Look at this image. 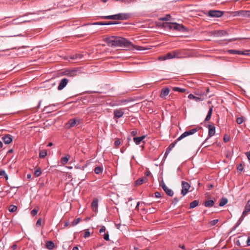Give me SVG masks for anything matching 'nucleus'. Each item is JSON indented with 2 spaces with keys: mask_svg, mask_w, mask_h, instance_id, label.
Masks as SVG:
<instances>
[{
  "mask_svg": "<svg viewBox=\"0 0 250 250\" xmlns=\"http://www.w3.org/2000/svg\"><path fill=\"white\" fill-rule=\"evenodd\" d=\"M127 48L128 49L135 48L136 50H139V51L145 50L146 49V48H145L144 47L140 46H137V45H135L133 44L132 46L130 47V48Z\"/></svg>",
  "mask_w": 250,
  "mask_h": 250,
  "instance_id": "nucleus-24",
  "label": "nucleus"
},
{
  "mask_svg": "<svg viewBox=\"0 0 250 250\" xmlns=\"http://www.w3.org/2000/svg\"><path fill=\"white\" fill-rule=\"evenodd\" d=\"M42 225V219L41 218H39L38 219L37 222H36V226H41Z\"/></svg>",
  "mask_w": 250,
  "mask_h": 250,
  "instance_id": "nucleus-54",
  "label": "nucleus"
},
{
  "mask_svg": "<svg viewBox=\"0 0 250 250\" xmlns=\"http://www.w3.org/2000/svg\"><path fill=\"white\" fill-rule=\"evenodd\" d=\"M216 36H223L228 35L227 32L223 30L216 31Z\"/></svg>",
  "mask_w": 250,
  "mask_h": 250,
  "instance_id": "nucleus-23",
  "label": "nucleus"
},
{
  "mask_svg": "<svg viewBox=\"0 0 250 250\" xmlns=\"http://www.w3.org/2000/svg\"><path fill=\"white\" fill-rule=\"evenodd\" d=\"M103 237L105 240H106V241L109 240V234H108V232L104 233V234L103 235Z\"/></svg>",
  "mask_w": 250,
  "mask_h": 250,
  "instance_id": "nucleus-48",
  "label": "nucleus"
},
{
  "mask_svg": "<svg viewBox=\"0 0 250 250\" xmlns=\"http://www.w3.org/2000/svg\"><path fill=\"white\" fill-rule=\"evenodd\" d=\"M215 133V127L214 125H208V137H211Z\"/></svg>",
  "mask_w": 250,
  "mask_h": 250,
  "instance_id": "nucleus-13",
  "label": "nucleus"
},
{
  "mask_svg": "<svg viewBox=\"0 0 250 250\" xmlns=\"http://www.w3.org/2000/svg\"><path fill=\"white\" fill-rule=\"evenodd\" d=\"M160 186L162 188L164 189H165V188L167 187L166 185H165V184L164 183V181H162L160 183Z\"/></svg>",
  "mask_w": 250,
  "mask_h": 250,
  "instance_id": "nucleus-52",
  "label": "nucleus"
},
{
  "mask_svg": "<svg viewBox=\"0 0 250 250\" xmlns=\"http://www.w3.org/2000/svg\"><path fill=\"white\" fill-rule=\"evenodd\" d=\"M244 120L243 117H238L236 119V122L238 124H241L243 123Z\"/></svg>",
  "mask_w": 250,
  "mask_h": 250,
  "instance_id": "nucleus-40",
  "label": "nucleus"
},
{
  "mask_svg": "<svg viewBox=\"0 0 250 250\" xmlns=\"http://www.w3.org/2000/svg\"><path fill=\"white\" fill-rule=\"evenodd\" d=\"M129 101L128 100H122L119 101V103L118 104V105H122V104H125L126 103H128Z\"/></svg>",
  "mask_w": 250,
  "mask_h": 250,
  "instance_id": "nucleus-37",
  "label": "nucleus"
},
{
  "mask_svg": "<svg viewBox=\"0 0 250 250\" xmlns=\"http://www.w3.org/2000/svg\"><path fill=\"white\" fill-rule=\"evenodd\" d=\"M173 90L175 91H178L179 92L183 93L186 91V89L180 88L178 87H174L173 88Z\"/></svg>",
  "mask_w": 250,
  "mask_h": 250,
  "instance_id": "nucleus-29",
  "label": "nucleus"
},
{
  "mask_svg": "<svg viewBox=\"0 0 250 250\" xmlns=\"http://www.w3.org/2000/svg\"><path fill=\"white\" fill-rule=\"evenodd\" d=\"M83 55L82 54H75L71 55L70 58L72 60H79L83 58Z\"/></svg>",
  "mask_w": 250,
  "mask_h": 250,
  "instance_id": "nucleus-19",
  "label": "nucleus"
},
{
  "mask_svg": "<svg viewBox=\"0 0 250 250\" xmlns=\"http://www.w3.org/2000/svg\"><path fill=\"white\" fill-rule=\"evenodd\" d=\"M37 212H38V210H36V209H34L31 211V214L33 216H34L37 213Z\"/></svg>",
  "mask_w": 250,
  "mask_h": 250,
  "instance_id": "nucleus-56",
  "label": "nucleus"
},
{
  "mask_svg": "<svg viewBox=\"0 0 250 250\" xmlns=\"http://www.w3.org/2000/svg\"><path fill=\"white\" fill-rule=\"evenodd\" d=\"M243 169V166L242 164H239L237 167V170L238 171L241 172Z\"/></svg>",
  "mask_w": 250,
  "mask_h": 250,
  "instance_id": "nucleus-41",
  "label": "nucleus"
},
{
  "mask_svg": "<svg viewBox=\"0 0 250 250\" xmlns=\"http://www.w3.org/2000/svg\"><path fill=\"white\" fill-rule=\"evenodd\" d=\"M250 51L249 50H246L244 51H239L237 50H229L228 52L232 54H239V55H249L250 53H249Z\"/></svg>",
  "mask_w": 250,
  "mask_h": 250,
  "instance_id": "nucleus-7",
  "label": "nucleus"
},
{
  "mask_svg": "<svg viewBox=\"0 0 250 250\" xmlns=\"http://www.w3.org/2000/svg\"><path fill=\"white\" fill-rule=\"evenodd\" d=\"M201 128V127H197L192 129H190L189 130L184 132L177 139H176L173 143L169 145L168 147L167 148L166 150H167V152H170L171 150L174 147V146L178 141L181 140L182 139H183V138H185L188 136L191 135L195 133Z\"/></svg>",
  "mask_w": 250,
  "mask_h": 250,
  "instance_id": "nucleus-2",
  "label": "nucleus"
},
{
  "mask_svg": "<svg viewBox=\"0 0 250 250\" xmlns=\"http://www.w3.org/2000/svg\"><path fill=\"white\" fill-rule=\"evenodd\" d=\"M68 83V80L66 78L62 79L60 82L58 87V89L59 90H61L64 88Z\"/></svg>",
  "mask_w": 250,
  "mask_h": 250,
  "instance_id": "nucleus-9",
  "label": "nucleus"
},
{
  "mask_svg": "<svg viewBox=\"0 0 250 250\" xmlns=\"http://www.w3.org/2000/svg\"><path fill=\"white\" fill-rule=\"evenodd\" d=\"M104 40L109 46H119L130 48L133 45V44L131 42L125 38L120 37L111 36L106 37L104 39Z\"/></svg>",
  "mask_w": 250,
  "mask_h": 250,
  "instance_id": "nucleus-1",
  "label": "nucleus"
},
{
  "mask_svg": "<svg viewBox=\"0 0 250 250\" xmlns=\"http://www.w3.org/2000/svg\"><path fill=\"white\" fill-rule=\"evenodd\" d=\"M190 187V186L188 182H185V181H182V189L181 190V194L183 196H185L188 192Z\"/></svg>",
  "mask_w": 250,
  "mask_h": 250,
  "instance_id": "nucleus-5",
  "label": "nucleus"
},
{
  "mask_svg": "<svg viewBox=\"0 0 250 250\" xmlns=\"http://www.w3.org/2000/svg\"><path fill=\"white\" fill-rule=\"evenodd\" d=\"M164 26L165 28L178 31H183L185 30V27L183 25L176 23L167 22Z\"/></svg>",
  "mask_w": 250,
  "mask_h": 250,
  "instance_id": "nucleus-3",
  "label": "nucleus"
},
{
  "mask_svg": "<svg viewBox=\"0 0 250 250\" xmlns=\"http://www.w3.org/2000/svg\"><path fill=\"white\" fill-rule=\"evenodd\" d=\"M17 209V207L14 205H10L9 207V211L11 212H15Z\"/></svg>",
  "mask_w": 250,
  "mask_h": 250,
  "instance_id": "nucleus-33",
  "label": "nucleus"
},
{
  "mask_svg": "<svg viewBox=\"0 0 250 250\" xmlns=\"http://www.w3.org/2000/svg\"><path fill=\"white\" fill-rule=\"evenodd\" d=\"M98 200H94L91 203V208L93 211H96L98 208Z\"/></svg>",
  "mask_w": 250,
  "mask_h": 250,
  "instance_id": "nucleus-18",
  "label": "nucleus"
},
{
  "mask_svg": "<svg viewBox=\"0 0 250 250\" xmlns=\"http://www.w3.org/2000/svg\"><path fill=\"white\" fill-rule=\"evenodd\" d=\"M210 118L211 116L208 114H207L206 118H205V121L207 122L209 121L210 119Z\"/></svg>",
  "mask_w": 250,
  "mask_h": 250,
  "instance_id": "nucleus-60",
  "label": "nucleus"
},
{
  "mask_svg": "<svg viewBox=\"0 0 250 250\" xmlns=\"http://www.w3.org/2000/svg\"><path fill=\"white\" fill-rule=\"evenodd\" d=\"M199 201L194 200L190 204V208H193L197 207L199 204Z\"/></svg>",
  "mask_w": 250,
  "mask_h": 250,
  "instance_id": "nucleus-27",
  "label": "nucleus"
},
{
  "mask_svg": "<svg viewBox=\"0 0 250 250\" xmlns=\"http://www.w3.org/2000/svg\"><path fill=\"white\" fill-rule=\"evenodd\" d=\"M204 98L203 97V96L202 97L201 95H200V96H195V98H194V100L196 101V102H200V101H203L204 100Z\"/></svg>",
  "mask_w": 250,
  "mask_h": 250,
  "instance_id": "nucleus-34",
  "label": "nucleus"
},
{
  "mask_svg": "<svg viewBox=\"0 0 250 250\" xmlns=\"http://www.w3.org/2000/svg\"><path fill=\"white\" fill-rule=\"evenodd\" d=\"M81 219L80 218H78L75 219L72 222V225L73 226H75L76 225H77L80 221Z\"/></svg>",
  "mask_w": 250,
  "mask_h": 250,
  "instance_id": "nucleus-35",
  "label": "nucleus"
},
{
  "mask_svg": "<svg viewBox=\"0 0 250 250\" xmlns=\"http://www.w3.org/2000/svg\"><path fill=\"white\" fill-rule=\"evenodd\" d=\"M229 140V136H225L224 137V141L226 143V142H228Z\"/></svg>",
  "mask_w": 250,
  "mask_h": 250,
  "instance_id": "nucleus-58",
  "label": "nucleus"
},
{
  "mask_svg": "<svg viewBox=\"0 0 250 250\" xmlns=\"http://www.w3.org/2000/svg\"><path fill=\"white\" fill-rule=\"evenodd\" d=\"M90 24L104 25V22H94L92 23H87V24H84V25H90Z\"/></svg>",
  "mask_w": 250,
  "mask_h": 250,
  "instance_id": "nucleus-39",
  "label": "nucleus"
},
{
  "mask_svg": "<svg viewBox=\"0 0 250 250\" xmlns=\"http://www.w3.org/2000/svg\"><path fill=\"white\" fill-rule=\"evenodd\" d=\"M228 203V199L226 198H222L220 201L219 206L223 207Z\"/></svg>",
  "mask_w": 250,
  "mask_h": 250,
  "instance_id": "nucleus-25",
  "label": "nucleus"
},
{
  "mask_svg": "<svg viewBox=\"0 0 250 250\" xmlns=\"http://www.w3.org/2000/svg\"><path fill=\"white\" fill-rule=\"evenodd\" d=\"M212 109H213V106H210L209 110L208 113V114L210 115L211 116V114L212 113Z\"/></svg>",
  "mask_w": 250,
  "mask_h": 250,
  "instance_id": "nucleus-55",
  "label": "nucleus"
},
{
  "mask_svg": "<svg viewBox=\"0 0 250 250\" xmlns=\"http://www.w3.org/2000/svg\"><path fill=\"white\" fill-rule=\"evenodd\" d=\"M121 144V141H120V140L118 139V140H116L115 142H114V145L115 146L117 147L118 146L120 145Z\"/></svg>",
  "mask_w": 250,
  "mask_h": 250,
  "instance_id": "nucleus-51",
  "label": "nucleus"
},
{
  "mask_svg": "<svg viewBox=\"0 0 250 250\" xmlns=\"http://www.w3.org/2000/svg\"><path fill=\"white\" fill-rule=\"evenodd\" d=\"M188 99H194V98H195V96H194L193 94H190L188 95Z\"/></svg>",
  "mask_w": 250,
  "mask_h": 250,
  "instance_id": "nucleus-61",
  "label": "nucleus"
},
{
  "mask_svg": "<svg viewBox=\"0 0 250 250\" xmlns=\"http://www.w3.org/2000/svg\"><path fill=\"white\" fill-rule=\"evenodd\" d=\"M166 193L169 196H172L173 195V191L172 189L169 188L167 187L163 189Z\"/></svg>",
  "mask_w": 250,
  "mask_h": 250,
  "instance_id": "nucleus-22",
  "label": "nucleus"
},
{
  "mask_svg": "<svg viewBox=\"0 0 250 250\" xmlns=\"http://www.w3.org/2000/svg\"><path fill=\"white\" fill-rule=\"evenodd\" d=\"M81 123V120L80 119H70L65 125V127L69 129L76 125H79Z\"/></svg>",
  "mask_w": 250,
  "mask_h": 250,
  "instance_id": "nucleus-4",
  "label": "nucleus"
},
{
  "mask_svg": "<svg viewBox=\"0 0 250 250\" xmlns=\"http://www.w3.org/2000/svg\"><path fill=\"white\" fill-rule=\"evenodd\" d=\"M166 60L173 59L172 53L171 52H168L166 55Z\"/></svg>",
  "mask_w": 250,
  "mask_h": 250,
  "instance_id": "nucleus-36",
  "label": "nucleus"
},
{
  "mask_svg": "<svg viewBox=\"0 0 250 250\" xmlns=\"http://www.w3.org/2000/svg\"><path fill=\"white\" fill-rule=\"evenodd\" d=\"M244 218V217L242 215H241V216L240 217V218H239V219L238 220V221L237 222L236 227L238 226L241 223V222L243 220Z\"/></svg>",
  "mask_w": 250,
  "mask_h": 250,
  "instance_id": "nucleus-45",
  "label": "nucleus"
},
{
  "mask_svg": "<svg viewBox=\"0 0 250 250\" xmlns=\"http://www.w3.org/2000/svg\"><path fill=\"white\" fill-rule=\"evenodd\" d=\"M69 156H64L61 159L62 163L63 165L66 164L69 160Z\"/></svg>",
  "mask_w": 250,
  "mask_h": 250,
  "instance_id": "nucleus-32",
  "label": "nucleus"
},
{
  "mask_svg": "<svg viewBox=\"0 0 250 250\" xmlns=\"http://www.w3.org/2000/svg\"><path fill=\"white\" fill-rule=\"evenodd\" d=\"M130 17V14L128 13H119L116 14V20H126Z\"/></svg>",
  "mask_w": 250,
  "mask_h": 250,
  "instance_id": "nucleus-8",
  "label": "nucleus"
},
{
  "mask_svg": "<svg viewBox=\"0 0 250 250\" xmlns=\"http://www.w3.org/2000/svg\"><path fill=\"white\" fill-rule=\"evenodd\" d=\"M154 194H155V197H156V198H160V197H161V193L160 192H155Z\"/></svg>",
  "mask_w": 250,
  "mask_h": 250,
  "instance_id": "nucleus-59",
  "label": "nucleus"
},
{
  "mask_svg": "<svg viewBox=\"0 0 250 250\" xmlns=\"http://www.w3.org/2000/svg\"><path fill=\"white\" fill-rule=\"evenodd\" d=\"M55 247L54 243L51 241H47L46 242V248L49 250H53Z\"/></svg>",
  "mask_w": 250,
  "mask_h": 250,
  "instance_id": "nucleus-16",
  "label": "nucleus"
},
{
  "mask_svg": "<svg viewBox=\"0 0 250 250\" xmlns=\"http://www.w3.org/2000/svg\"><path fill=\"white\" fill-rule=\"evenodd\" d=\"M116 22H112V21H107V22H104V25H111V24H117Z\"/></svg>",
  "mask_w": 250,
  "mask_h": 250,
  "instance_id": "nucleus-50",
  "label": "nucleus"
},
{
  "mask_svg": "<svg viewBox=\"0 0 250 250\" xmlns=\"http://www.w3.org/2000/svg\"><path fill=\"white\" fill-rule=\"evenodd\" d=\"M124 112L121 109H116L114 110V118H120L122 117Z\"/></svg>",
  "mask_w": 250,
  "mask_h": 250,
  "instance_id": "nucleus-12",
  "label": "nucleus"
},
{
  "mask_svg": "<svg viewBox=\"0 0 250 250\" xmlns=\"http://www.w3.org/2000/svg\"><path fill=\"white\" fill-rule=\"evenodd\" d=\"M146 136L145 135L139 136V137H135L133 138V141L136 145H139L141 142L145 138Z\"/></svg>",
  "mask_w": 250,
  "mask_h": 250,
  "instance_id": "nucleus-15",
  "label": "nucleus"
},
{
  "mask_svg": "<svg viewBox=\"0 0 250 250\" xmlns=\"http://www.w3.org/2000/svg\"><path fill=\"white\" fill-rule=\"evenodd\" d=\"M247 244L248 246H250V236L248 237L247 240Z\"/></svg>",
  "mask_w": 250,
  "mask_h": 250,
  "instance_id": "nucleus-64",
  "label": "nucleus"
},
{
  "mask_svg": "<svg viewBox=\"0 0 250 250\" xmlns=\"http://www.w3.org/2000/svg\"><path fill=\"white\" fill-rule=\"evenodd\" d=\"M250 211V209L246 205L245 207V209L243 211L242 215L245 217L248 214V212Z\"/></svg>",
  "mask_w": 250,
  "mask_h": 250,
  "instance_id": "nucleus-30",
  "label": "nucleus"
},
{
  "mask_svg": "<svg viewBox=\"0 0 250 250\" xmlns=\"http://www.w3.org/2000/svg\"><path fill=\"white\" fill-rule=\"evenodd\" d=\"M169 92V88L167 87H165L161 90L160 96L162 98H164L168 95Z\"/></svg>",
  "mask_w": 250,
  "mask_h": 250,
  "instance_id": "nucleus-14",
  "label": "nucleus"
},
{
  "mask_svg": "<svg viewBox=\"0 0 250 250\" xmlns=\"http://www.w3.org/2000/svg\"><path fill=\"white\" fill-rule=\"evenodd\" d=\"M100 18H101L102 19L116 20V15H110V16H101Z\"/></svg>",
  "mask_w": 250,
  "mask_h": 250,
  "instance_id": "nucleus-26",
  "label": "nucleus"
},
{
  "mask_svg": "<svg viewBox=\"0 0 250 250\" xmlns=\"http://www.w3.org/2000/svg\"><path fill=\"white\" fill-rule=\"evenodd\" d=\"M103 171V168L101 167H97L94 169V172L95 173L98 174L101 173Z\"/></svg>",
  "mask_w": 250,
  "mask_h": 250,
  "instance_id": "nucleus-31",
  "label": "nucleus"
},
{
  "mask_svg": "<svg viewBox=\"0 0 250 250\" xmlns=\"http://www.w3.org/2000/svg\"><path fill=\"white\" fill-rule=\"evenodd\" d=\"M247 157L249 161H250V150L246 153Z\"/></svg>",
  "mask_w": 250,
  "mask_h": 250,
  "instance_id": "nucleus-63",
  "label": "nucleus"
},
{
  "mask_svg": "<svg viewBox=\"0 0 250 250\" xmlns=\"http://www.w3.org/2000/svg\"><path fill=\"white\" fill-rule=\"evenodd\" d=\"M90 236V232L88 230H86L84 233L83 237L87 238Z\"/></svg>",
  "mask_w": 250,
  "mask_h": 250,
  "instance_id": "nucleus-49",
  "label": "nucleus"
},
{
  "mask_svg": "<svg viewBox=\"0 0 250 250\" xmlns=\"http://www.w3.org/2000/svg\"><path fill=\"white\" fill-rule=\"evenodd\" d=\"M244 218V217L242 215H241V216L240 217V218H239V219L238 220V221L237 222L236 227L238 226L241 223V222L243 220Z\"/></svg>",
  "mask_w": 250,
  "mask_h": 250,
  "instance_id": "nucleus-43",
  "label": "nucleus"
},
{
  "mask_svg": "<svg viewBox=\"0 0 250 250\" xmlns=\"http://www.w3.org/2000/svg\"><path fill=\"white\" fill-rule=\"evenodd\" d=\"M237 15L240 17H250V11H244L241 10L237 12Z\"/></svg>",
  "mask_w": 250,
  "mask_h": 250,
  "instance_id": "nucleus-11",
  "label": "nucleus"
},
{
  "mask_svg": "<svg viewBox=\"0 0 250 250\" xmlns=\"http://www.w3.org/2000/svg\"><path fill=\"white\" fill-rule=\"evenodd\" d=\"M178 201H179V200L178 199V198L175 197L173 199L172 203H174V205H175L178 202Z\"/></svg>",
  "mask_w": 250,
  "mask_h": 250,
  "instance_id": "nucleus-62",
  "label": "nucleus"
},
{
  "mask_svg": "<svg viewBox=\"0 0 250 250\" xmlns=\"http://www.w3.org/2000/svg\"><path fill=\"white\" fill-rule=\"evenodd\" d=\"M2 140L5 144H9L13 140L12 136L10 134H6L2 137Z\"/></svg>",
  "mask_w": 250,
  "mask_h": 250,
  "instance_id": "nucleus-10",
  "label": "nucleus"
},
{
  "mask_svg": "<svg viewBox=\"0 0 250 250\" xmlns=\"http://www.w3.org/2000/svg\"><path fill=\"white\" fill-rule=\"evenodd\" d=\"M214 204V201L212 200H207L204 203V206L207 208L212 207Z\"/></svg>",
  "mask_w": 250,
  "mask_h": 250,
  "instance_id": "nucleus-17",
  "label": "nucleus"
},
{
  "mask_svg": "<svg viewBox=\"0 0 250 250\" xmlns=\"http://www.w3.org/2000/svg\"><path fill=\"white\" fill-rule=\"evenodd\" d=\"M146 180H147V178L145 177L139 178L135 181V185H140L145 182Z\"/></svg>",
  "mask_w": 250,
  "mask_h": 250,
  "instance_id": "nucleus-20",
  "label": "nucleus"
},
{
  "mask_svg": "<svg viewBox=\"0 0 250 250\" xmlns=\"http://www.w3.org/2000/svg\"><path fill=\"white\" fill-rule=\"evenodd\" d=\"M173 58H182L181 53L179 51L175 50L171 51Z\"/></svg>",
  "mask_w": 250,
  "mask_h": 250,
  "instance_id": "nucleus-21",
  "label": "nucleus"
},
{
  "mask_svg": "<svg viewBox=\"0 0 250 250\" xmlns=\"http://www.w3.org/2000/svg\"><path fill=\"white\" fill-rule=\"evenodd\" d=\"M244 218V217L242 215H241V216L240 217V218H239V219L238 220V221L237 222L236 227L238 226L241 223V222L243 220Z\"/></svg>",
  "mask_w": 250,
  "mask_h": 250,
  "instance_id": "nucleus-44",
  "label": "nucleus"
},
{
  "mask_svg": "<svg viewBox=\"0 0 250 250\" xmlns=\"http://www.w3.org/2000/svg\"><path fill=\"white\" fill-rule=\"evenodd\" d=\"M42 173V171H41V169L39 168L37 170H36L34 172V175L36 176V177H38Z\"/></svg>",
  "mask_w": 250,
  "mask_h": 250,
  "instance_id": "nucleus-38",
  "label": "nucleus"
},
{
  "mask_svg": "<svg viewBox=\"0 0 250 250\" xmlns=\"http://www.w3.org/2000/svg\"><path fill=\"white\" fill-rule=\"evenodd\" d=\"M76 73V71H74V70H72V71H71L70 72H69L67 75L70 76V77H73L75 75V73Z\"/></svg>",
  "mask_w": 250,
  "mask_h": 250,
  "instance_id": "nucleus-42",
  "label": "nucleus"
},
{
  "mask_svg": "<svg viewBox=\"0 0 250 250\" xmlns=\"http://www.w3.org/2000/svg\"><path fill=\"white\" fill-rule=\"evenodd\" d=\"M244 218V217L242 215H241V216L240 217V218H239V219L238 220V221L237 222L236 227L238 226L241 223V222L243 220Z\"/></svg>",
  "mask_w": 250,
  "mask_h": 250,
  "instance_id": "nucleus-46",
  "label": "nucleus"
},
{
  "mask_svg": "<svg viewBox=\"0 0 250 250\" xmlns=\"http://www.w3.org/2000/svg\"><path fill=\"white\" fill-rule=\"evenodd\" d=\"M218 222V219H215V220L211 221L209 222V224L211 226H214Z\"/></svg>",
  "mask_w": 250,
  "mask_h": 250,
  "instance_id": "nucleus-47",
  "label": "nucleus"
},
{
  "mask_svg": "<svg viewBox=\"0 0 250 250\" xmlns=\"http://www.w3.org/2000/svg\"><path fill=\"white\" fill-rule=\"evenodd\" d=\"M47 154L46 150H41L39 153V157L41 158H44L47 155Z\"/></svg>",
  "mask_w": 250,
  "mask_h": 250,
  "instance_id": "nucleus-28",
  "label": "nucleus"
},
{
  "mask_svg": "<svg viewBox=\"0 0 250 250\" xmlns=\"http://www.w3.org/2000/svg\"><path fill=\"white\" fill-rule=\"evenodd\" d=\"M105 231V228L104 226H102L99 230V232L101 234L103 232H104Z\"/></svg>",
  "mask_w": 250,
  "mask_h": 250,
  "instance_id": "nucleus-53",
  "label": "nucleus"
},
{
  "mask_svg": "<svg viewBox=\"0 0 250 250\" xmlns=\"http://www.w3.org/2000/svg\"><path fill=\"white\" fill-rule=\"evenodd\" d=\"M158 60L160 61H164L166 60V56H160L158 58Z\"/></svg>",
  "mask_w": 250,
  "mask_h": 250,
  "instance_id": "nucleus-57",
  "label": "nucleus"
},
{
  "mask_svg": "<svg viewBox=\"0 0 250 250\" xmlns=\"http://www.w3.org/2000/svg\"><path fill=\"white\" fill-rule=\"evenodd\" d=\"M223 15V12L218 10H209L208 15L211 17H220Z\"/></svg>",
  "mask_w": 250,
  "mask_h": 250,
  "instance_id": "nucleus-6",
  "label": "nucleus"
}]
</instances>
